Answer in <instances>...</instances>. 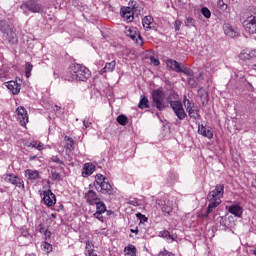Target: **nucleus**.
Wrapping results in <instances>:
<instances>
[{
    "label": "nucleus",
    "instance_id": "obj_1",
    "mask_svg": "<svg viewBox=\"0 0 256 256\" xmlns=\"http://www.w3.org/2000/svg\"><path fill=\"white\" fill-rule=\"evenodd\" d=\"M63 80L73 83V81H87L91 77V70L81 64H72L63 74Z\"/></svg>",
    "mask_w": 256,
    "mask_h": 256
},
{
    "label": "nucleus",
    "instance_id": "obj_2",
    "mask_svg": "<svg viewBox=\"0 0 256 256\" xmlns=\"http://www.w3.org/2000/svg\"><path fill=\"white\" fill-rule=\"evenodd\" d=\"M225 193V185L218 184L215 186V189L210 191L207 195V199L209 201L207 211L205 214H200L199 217H203L204 219H207L209 217L210 213H213L214 209H217L221 203V198L223 197Z\"/></svg>",
    "mask_w": 256,
    "mask_h": 256
},
{
    "label": "nucleus",
    "instance_id": "obj_3",
    "mask_svg": "<svg viewBox=\"0 0 256 256\" xmlns=\"http://www.w3.org/2000/svg\"><path fill=\"white\" fill-rule=\"evenodd\" d=\"M0 31L2 33V39L7 45H17L19 43L17 32L6 20H0Z\"/></svg>",
    "mask_w": 256,
    "mask_h": 256
},
{
    "label": "nucleus",
    "instance_id": "obj_4",
    "mask_svg": "<svg viewBox=\"0 0 256 256\" xmlns=\"http://www.w3.org/2000/svg\"><path fill=\"white\" fill-rule=\"evenodd\" d=\"M120 13L123 21H126V23H133L135 15H139V13H141V10H139L137 1H131L129 2L127 7L121 8Z\"/></svg>",
    "mask_w": 256,
    "mask_h": 256
},
{
    "label": "nucleus",
    "instance_id": "obj_5",
    "mask_svg": "<svg viewBox=\"0 0 256 256\" xmlns=\"http://www.w3.org/2000/svg\"><path fill=\"white\" fill-rule=\"evenodd\" d=\"M183 105L190 119H194L195 121H199V119H201V114H199V108L195 106V103L189 100L187 96L183 97Z\"/></svg>",
    "mask_w": 256,
    "mask_h": 256
},
{
    "label": "nucleus",
    "instance_id": "obj_6",
    "mask_svg": "<svg viewBox=\"0 0 256 256\" xmlns=\"http://www.w3.org/2000/svg\"><path fill=\"white\" fill-rule=\"evenodd\" d=\"M239 59L244 61V63L250 67V69H254L256 71V51L255 50H243Z\"/></svg>",
    "mask_w": 256,
    "mask_h": 256
},
{
    "label": "nucleus",
    "instance_id": "obj_7",
    "mask_svg": "<svg viewBox=\"0 0 256 256\" xmlns=\"http://www.w3.org/2000/svg\"><path fill=\"white\" fill-rule=\"evenodd\" d=\"M165 92L161 89L153 90L152 92V107H156L158 111L165 109Z\"/></svg>",
    "mask_w": 256,
    "mask_h": 256
},
{
    "label": "nucleus",
    "instance_id": "obj_8",
    "mask_svg": "<svg viewBox=\"0 0 256 256\" xmlns=\"http://www.w3.org/2000/svg\"><path fill=\"white\" fill-rule=\"evenodd\" d=\"M167 67L171 69L172 71H175V73H184V75H191V70L189 68L185 67V65L180 64L176 60L168 59L166 61Z\"/></svg>",
    "mask_w": 256,
    "mask_h": 256
},
{
    "label": "nucleus",
    "instance_id": "obj_9",
    "mask_svg": "<svg viewBox=\"0 0 256 256\" xmlns=\"http://www.w3.org/2000/svg\"><path fill=\"white\" fill-rule=\"evenodd\" d=\"M170 107L180 121H183V119H187V112H185V108H183V102L171 101Z\"/></svg>",
    "mask_w": 256,
    "mask_h": 256
},
{
    "label": "nucleus",
    "instance_id": "obj_10",
    "mask_svg": "<svg viewBox=\"0 0 256 256\" xmlns=\"http://www.w3.org/2000/svg\"><path fill=\"white\" fill-rule=\"evenodd\" d=\"M21 9L31 11V13H41L43 6L39 4L38 0H28L21 5Z\"/></svg>",
    "mask_w": 256,
    "mask_h": 256
},
{
    "label": "nucleus",
    "instance_id": "obj_11",
    "mask_svg": "<svg viewBox=\"0 0 256 256\" xmlns=\"http://www.w3.org/2000/svg\"><path fill=\"white\" fill-rule=\"evenodd\" d=\"M16 117L21 127H27V123H29V113H27V109H25V107L18 106L16 108Z\"/></svg>",
    "mask_w": 256,
    "mask_h": 256
},
{
    "label": "nucleus",
    "instance_id": "obj_12",
    "mask_svg": "<svg viewBox=\"0 0 256 256\" xmlns=\"http://www.w3.org/2000/svg\"><path fill=\"white\" fill-rule=\"evenodd\" d=\"M4 181L6 183H10V185H14V187H18L19 189H25V182H23V179L15 174H6Z\"/></svg>",
    "mask_w": 256,
    "mask_h": 256
},
{
    "label": "nucleus",
    "instance_id": "obj_13",
    "mask_svg": "<svg viewBox=\"0 0 256 256\" xmlns=\"http://www.w3.org/2000/svg\"><path fill=\"white\" fill-rule=\"evenodd\" d=\"M245 31L254 35L256 33V16H248L242 23Z\"/></svg>",
    "mask_w": 256,
    "mask_h": 256
},
{
    "label": "nucleus",
    "instance_id": "obj_14",
    "mask_svg": "<svg viewBox=\"0 0 256 256\" xmlns=\"http://www.w3.org/2000/svg\"><path fill=\"white\" fill-rule=\"evenodd\" d=\"M127 37H130L132 41L135 42L136 45H143V38L141 37V33H139V29L137 27H130L126 31Z\"/></svg>",
    "mask_w": 256,
    "mask_h": 256
},
{
    "label": "nucleus",
    "instance_id": "obj_15",
    "mask_svg": "<svg viewBox=\"0 0 256 256\" xmlns=\"http://www.w3.org/2000/svg\"><path fill=\"white\" fill-rule=\"evenodd\" d=\"M43 202L47 207H53L57 203V198L51 189L43 191Z\"/></svg>",
    "mask_w": 256,
    "mask_h": 256
},
{
    "label": "nucleus",
    "instance_id": "obj_16",
    "mask_svg": "<svg viewBox=\"0 0 256 256\" xmlns=\"http://www.w3.org/2000/svg\"><path fill=\"white\" fill-rule=\"evenodd\" d=\"M84 198L86 199V203H88V205H95V203H98V201H101V199L97 195V192L93 190H89L85 194Z\"/></svg>",
    "mask_w": 256,
    "mask_h": 256
},
{
    "label": "nucleus",
    "instance_id": "obj_17",
    "mask_svg": "<svg viewBox=\"0 0 256 256\" xmlns=\"http://www.w3.org/2000/svg\"><path fill=\"white\" fill-rule=\"evenodd\" d=\"M98 187H100V190L98 188V191L103 195H113V186H111L109 180L102 182Z\"/></svg>",
    "mask_w": 256,
    "mask_h": 256
},
{
    "label": "nucleus",
    "instance_id": "obj_18",
    "mask_svg": "<svg viewBox=\"0 0 256 256\" xmlns=\"http://www.w3.org/2000/svg\"><path fill=\"white\" fill-rule=\"evenodd\" d=\"M198 133L202 135V137H206L207 139H213V131L211 128H207V126L201 124L198 126Z\"/></svg>",
    "mask_w": 256,
    "mask_h": 256
},
{
    "label": "nucleus",
    "instance_id": "obj_19",
    "mask_svg": "<svg viewBox=\"0 0 256 256\" xmlns=\"http://www.w3.org/2000/svg\"><path fill=\"white\" fill-rule=\"evenodd\" d=\"M95 173V165L91 162L85 163L82 168V177H90Z\"/></svg>",
    "mask_w": 256,
    "mask_h": 256
},
{
    "label": "nucleus",
    "instance_id": "obj_20",
    "mask_svg": "<svg viewBox=\"0 0 256 256\" xmlns=\"http://www.w3.org/2000/svg\"><path fill=\"white\" fill-rule=\"evenodd\" d=\"M6 87L11 91L12 95H19L21 91V84L17 83V81L7 82Z\"/></svg>",
    "mask_w": 256,
    "mask_h": 256
},
{
    "label": "nucleus",
    "instance_id": "obj_21",
    "mask_svg": "<svg viewBox=\"0 0 256 256\" xmlns=\"http://www.w3.org/2000/svg\"><path fill=\"white\" fill-rule=\"evenodd\" d=\"M229 213L231 215H234V217H242L243 216V207L239 204H235L229 207L228 209Z\"/></svg>",
    "mask_w": 256,
    "mask_h": 256
},
{
    "label": "nucleus",
    "instance_id": "obj_22",
    "mask_svg": "<svg viewBox=\"0 0 256 256\" xmlns=\"http://www.w3.org/2000/svg\"><path fill=\"white\" fill-rule=\"evenodd\" d=\"M116 65H117V62L115 60H112L111 62H107L105 64V67H103L100 70V75H103V73H113V71H115Z\"/></svg>",
    "mask_w": 256,
    "mask_h": 256
},
{
    "label": "nucleus",
    "instance_id": "obj_23",
    "mask_svg": "<svg viewBox=\"0 0 256 256\" xmlns=\"http://www.w3.org/2000/svg\"><path fill=\"white\" fill-rule=\"evenodd\" d=\"M25 177L29 179V181H35V179H39V171L33 169H27L25 171Z\"/></svg>",
    "mask_w": 256,
    "mask_h": 256
},
{
    "label": "nucleus",
    "instance_id": "obj_24",
    "mask_svg": "<svg viewBox=\"0 0 256 256\" xmlns=\"http://www.w3.org/2000/svg\"><path fill=\"white\" fill-rule=\"evenodd\" d=\"M93 242L86 241V248H85V256H97V253H95Z\"/></svg>",
    "mask_w": 256,
    "mask_h": 256
},
{
    "label": "nucleus",
    "instance_id": "obj_25",
    "mask_svg": "<svg viewBox=\"0 0 256 256\" xmlns=\"http://www.w3.org/2000/svg\"><path fill=\"white\" fill-rule=\"evenodd\" d=\"M96 215H103V213H105V211H107V206L103 203V201L98 200L96 203Z\"/></svg>",
    "mask_w": 256,
    "mask_h": 256
},
{
    "label": "nucleus",
    "instance_id": "obj_26",
    "mask_svg": "<svg viewBox=\"0 0 256 256\" xmlns=\"http://www.w3.org/2000/svg\"><path fill=\"white\" fill-rule=\"evenodd\" d=\"M161 211L165 215H171V213L173 212V206L171 205V203H169V201H164L161 207Z\"/></svg>",
    "mask_w": 256,
    "mask_h": 256
},
{
    "label": "nucleus",
    "instance_id": "obj_27",
    "mask_svg": "<svg viewBox=\"0 0 256 256\" xmlns=\"http://www.w3.org/2000/svg\"><path fill=\"white\" fill-rule=\"evenodd\" d=\"M28 147L31 149H37L38 151H43L45 145H43L39 140H34L28 145Z\"/></svg>",
    "mask_w": 256,
    "mask_h": 256
},
{
    "label": "nucleus",
    "instance_id": "obj_28",
    "mask_svg": "<svg viewBox=\"0 0 256 256\" xmlns=\"http://www.w3.org/2000/svg\"><path fill=\"white\" fill-rule=\"evenodd\" d=\"M106 181H107V178H106L105 176H103V174H97V175L95 176L94 185H95L97 191H99V186H100L102 183L106 182ZM97 186H98V187H97Z\"/></svg>",
    "mask_w": 256,
    "mask_h": 256
},
{
    "label": "nucleus",
    "instance_id": "obj_29",
    "mask_svg": "<svg viewBox=\"0 0 256 256\" xmlns=\"http://www.w3.org/2000/svg\"><path fill=\"white\" fill-rule=\"evenodd\" d=\"M159 237H162V239H166V241H170V243H173V241H175V238L173 237V235H171V233H169L168 230L160 231Z\"/></svg>",
    "mask_w": 256,
    "mask_h": 256
},
{
    "label": "nucleus",
    "instance_id": "obj_30",
    "mask_svg": "<svg viewBox=\"0 0 256 256\" xmlns=\"http://www.w3.org/2000/svg\"><path fill=\"white\" fill-rule=\"evenodd\" d=\"M224 33L228 35V37H237V32L233 29V26L229 24L224 27Z\"/></svg>",
    "mask_w": 256,
    "mask_h": 256
},
{
    "label": "nucleus",
    "instance_id": "obj_31",
    "mask_svg": "<svg viewBox=\"0 0 256 256\" xmlns=\"http://www.w3.org/2000/svg\"><path fill=\"white\" fill-rule=\"evenodd\" d=\"M217 7L220 11H224L225 13L231 12V9L223 0H217Z\"/></svg>",
    "mask_w": 256,
    "mask_h": 256
},
{
    "label": "nucleus",
    "instance_id": "obj_32",
    "mask_svg": "<svg viewBox=\"0 0 256 256\" xmlns=\"http://www.w3.org/2000/svg\"><path fill=\"white\" fill-rule=\"evenodd\" d=\"M153 24V17L146 16L142 19V25L145 29H150Z\"/></svg>",
    "mask_w": 256,
    "mask_h": 256
},
{
    "label": "nucleus",
    "instance_id": "obj_33",
    "mask_svg": "<svg viewBox=\"0 0 256 256\" xmlns=\"http://www.w3.org/2000/svg\"><path fill=\"white\" fill-rule=\"evenodd\" d=\"M138 107L139 109H149V99L145 96H141Z\"/></svg>",
    "mask_w": 256,
    "mask_h": 256
},
{
    "label": "nucleus",
    "instance_id": "obj_34",
    "mask_svg": "<svg viewBox=\"0 0 256 256\" xmlns=\"http://www.w3.org/2000/svg\"><path fill=\"white\" fill-rule=\"evenodd\" d=\"M64 141H66V149L69 151H73V146L75 145V140L69 136L64 137Z\"/></svg>",
    "mask_w": 256,
    "mask_h": 256
},
{
    "label": "nucleus",
    "instance_id": "obj_35",
    "mask_svg": "<svg viewBox=\"0 0 256 256\" xmlns=\"http://www.w3.org/2000/svg\"><path fill=\"white\" fill-rule=\"evenodd\" d=\"M124 251H127V255L137 256V248L133 244H129L125 247Z\"/></svg>",
    "mask_w": 256,
    "mask_h": 256
},
{
    "label": "nucleus",
    "instance_id": "obj_36",
    "mask_svg": "<svg viewBox=\"0 0 256 256\" xmlns=\"http://www.w3.org/2000/svg\"><path fill=\"white\" fill-rule=\"evenodd\" d=\"M33 71V64L31 62L25 63V77L26 79H29L31 77V72Z\"/></svg>",
    "mask_w": 256,
    "mask_h": 256
},
{
    "label": "nucleus",
    "instance_id": "obj_37",
    "mask_svg": "<svg viewBox=\"0 0 256 256\" xmlns=\"http://www.w3.org/2000/svg\"><path fill=\"white\" fill-rule=\"evenodd\" d=\"M117 123H119V125H122L123 127H125V125H127V122L129 121V118H127V116L121 114L116 118Z\"/></svg>",
    "mask_w": 256,
    "mask_h": 256
},
{
    "label": "nucleus",
    "instance_id": "obj_38",
    "mask_svg": "<svg viewBox=\"0 0 256 256\" xmlns=\"http://www.w3.org/2000/svg\"><path fill=\"white\" fill-rule=\"evenodd\" d=\"M168 103L171 105V101H179V94L171 92L167 97Z\"/></svg>",
    "mask_w": 256,
    "mask_h": 256
},
{
    "label": "nucleus",
    "instance_id": "obj_39",
    "mask_svg": "<svg viewBox=\"0 0 256 256\" xmlns=\"http://www.w3.org/2000/svg\"><path fill=\"white\" fill-rule=\"evenodd\" d=\"M201 13H202V15H203L206 19H210V18H211V10H209V8H207V7H202Z\"/></svg>",
    "mask_w": 256,
    "mask_h": 256
},
{
    "label": "nucleus",
    "instance_id": "obj_40",
    "mask_svg": "<svg viewBox=\"0 0 256 256\" xmlns=\"http://www.w3.org/2000/svg\"><path fill=\"white\" fill-rule=\"evenodd\" d=\"M186 27H195V19L193 17H187L185 20Z\"/></svg>",
    "mask_w": 256,
    "mask_h": 256
},
{
    "label": "nucleus",
    "instance_id": "obj_41",
    "mask_svg": "<svg viewBox=\"0 0 256 256\" xmlns=\"http://www.w3.org/2000/svg\"><path fill=\"white\" fill-rule=\"evenodd\" d=\"M150 63L154 65V67H159V65H161V62L159 61V59L153 56L150 57Z\"/></svg>",
    "mask_w": 256,
    "mask_h": 256
},
{
    "label": "nucleus",
    "instance_id": "obj_42",
    "mask_svg": "<svg viewBox=\"0 0 256 256\" xmlns=\"http://www.w3.org/2000/svg\"><path fill=\"white\" fill-rule=\"evenodd\" d=\"M52 180L61 181V174L57 171H52Z\"/></svg>",
    "mask_w": 256,
    "mask_h": 256
},
{
    "label": "nucleus",
    "instance_id": "obj_43",
    "mask_svg": "<svg viewBox=\"0 0 256 256\" xmlns=\"http://www.w3.org/2000/svg\"><path fill=\"white\" fill-rule=\"evenodd\" d=\"M181 25H182L181 20H175V23H174L175 31H180L181 30Z\"/></svg>",
    "mask_w": 256,
    "mask_h": 256
},
{
    "label": "nucleus",
    "instance_id": "obj_44",
    "mask_svg": "<svg viewBox=\"0 0 256 256\" xmlns=\"http://www.w3.org/2000/svg\"><path fill=\"white\" fill-rule=\"evenodd\" d=\"M137 217L140 220V223H147V218L145 217V215L138 213Z\"/></svg>",
    "mask_w": 256,
    "mask_h": 256
},
{
    "label": "nucleus",
    "instance_id": "obj_45",
    "mask_svg": "<svg viewBox=\"0 0 256 256\" xmlns=\"http://www.w3.org/2000/svg\"><path fill=\"white\" fill-rule=\"evenodd\" d=\"M53 163H58V165H65V162H63L59 157L52 158Z\"/></svg>",
    "mask_w": 256,
    "mask_h": 256
},
{
    "label": "nucleus",
    "instance_id": "obj_46",
    "mask_svg": "<svg viewBox=\"0 0 256 256\" xmlns=\"http://www.w3.org/2000/svg\"><path fill=\"white\" fill-rule=\"evenodd\" d=\"M39 233H41L42 235H44V233L47 231V228H45V225L43 224H39Z\"/></svg>",
    "mask_w": 256,
    "mask_h": 256
},
{
    "label": "nucleus",
    "instance_id": "obj_47",
    "mask_svg": "<svg viewBox=\"0 0 256 256\" xmlns=\"http://www.w3.org/2000/svg\"><path fill=\"white\" fill-rule=\"evenodd\" d=\"M160 255L162 256H175V254H173L172 252H169L167 250H163Z\"/></svg>",
    "mask_w": 256,
    "mask_h": 256
},
{
    "label": "nucleus",
    "instance_id": "obj_48",
    "mask_svg": "<svg viewBox=\"0 0 256 256\" xmlns=\"http://www.w3.org/2000/svg\"><path fill=\"white\" fill-rule=\"evenodd\" d=\"M44 239L47 241L48 239H51V231L46 230L44 233Z\"/></svg>",
    "mask_w": 256,
    "mask_h": 256
},
{
    "label": "nucleus",
    "instance_id": "obj_49",
    "mask_svg": "<svg viewBox=\"0 0 256 256\" xmlns=\"http://www.w3.org/2000/svg\"><path fill=\"white\" fill-rule=\"evenodd\" d=\"M21 235L22 237H29V232L25 228H22Z\"/></svg>",
    "mask_w": 256,
    "mask_h": 256
},
{
    "label": "nucleus",
    "instance_id": "obj_50",
    "mask_svg": "<svg viewBox=\"0 0 256 256\" xmlns=\"http://www.w3.org/2000/svg\"><path fill=\"white\" fill-rule=\"evenodd\" d=\"M43 248H44V249H47L48 251H51V249H52L51 244H49V243H47V242L44 243Z\"/></svg>",
    "mask_w": 256,
    "mask_h": 256
},
{
    "label": "nucleus",
    "instance_id": "obj_51",
    "mask_svg": "<svg viewBox=\"0 0 256 256\" xmlns=\"http://www.w3.org/2000/svg\"><path fill=\"white\" fill-rule=\"evenodd\" d=\"M94 217H95L96 219H98L99 221H103L102 215H98V216H97V212L94 213Z\"/></svg>",
    "mask_w": 256,
    "mask_h": 256
},
{
    "label": "nucleus",
    "instance_id": "obj_52",
    "mask_svg": "<svg viewBox=\"0 0 256 256\" xmlns=\"http://www.w3.org/2000/svg\"><path fill=\"white\" fill-rule=\"evenodd\" d=\"M83 125H84V127L87 128V127H89V126L91 125V123H89V122H87V121H84V122H83Z\"/></svg>",
    "mask_w": 256,
    "mask_h": 256
},
{
    "label": "nucleus",
    "instance_id": "obj_53",
    "mask_svg": "<svg viewBox=\"0 0 256 256\" xmlns=\"http://www.w3.org/2000/svg\"><path fill=\"white\" fill-rule=\"evenodd\" d=\"M51 218H52V219H57V214L52 213V214H51Z\"/></svg>",
    "mask_w": 256,
    "mask_h": 256
},
{
    "label": "nucleus",
    "instance_id": "obj_54",
    "mask_svg": "<svg viewBox=\"0 0 256 256\" xmlns=\"http://www.w3.org/2000/svg\"><path fill=\"white\" fill-rule=\"evenodd\" d=\"M56 111H61V106L55 105Z\"/></svg>",
    "mask_w": 256,
    "mask_h": 256
},
{
    "label": "nucleus",
    "instance_id": "obj_55",
    "mask_svg": "<svg viewBox=\"0 0 256 256\" xmlns=\"http://www.w3.org/2000/svg\"><path fill=\"white\" fill-rule=\"evenodd\" d=\"M130 231H131V233H139V230H137V229L136 230L131 229Z\"/></svg>",
    "mask_w": 256,
    "mask_h": 256
},
{
    "label": "nucleus",
    "instance_id": "obj_56",
    "mask_svg": "<svg viewBox=\"0 0 256 256\" xmlns=\"http://www.w3.org/2000/svg\"><path fill=\"white\" fill-rule=\"evenodd\" d=\"M33 159H37V156L30 157V161H33Z\"/></svg>",
    "mask_w": 256,
    "mask_h": 256
},
{
    "label": "nucleus",
    "instance_id": "obj_57",
    "mask_svg": "<svg viewBox=\"0 0 256 256\" xmlns=\"http://www.w3.org/2000/svg\"><path fill=\"white\" fill-rule=\"evenodd\" d=\"M202 105H203V107H205V101H202Z\"/></svg>",
    "mask_w": 256,
    "mask_h": 256
},
{
    "label": "nucleus",
    "instance_id": "obj_58",
    "mask_svg": "<svg viewBox=\"0 0 256 256\" xmlns=\"http://www.w3.org/2000/svg\"><path fill=\"white\" fill-rule=\"evenodd\" d=\"M253 254L256 256V250L253 251Z\"/></svg>",
    "mask_w": 256,
    "mask_h": 256
}]
</instances>
